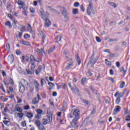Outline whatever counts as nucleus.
<instances>
[{
  "label": "nucleus",
  "instance_id": "a878e982",
  "mask_svg": "<svg viewBox=\"0 0 130 130\" xmlns=\"http://www.w3.org/2000/svg\"><path fill=\"white\" fill-rule=\"evenodd\" d=\"M28 60H29V57L22 56L21 61H28Z\"/></svg>",
  "mask_w": 130,
  "mask_h": 130
},
{
  "label": "nucleus",
  "instance_id": "4468645a",
  "mask_svg": "<svg viewBox=\"0 0 130 130\" xmlns=\"http://www.w3.org/2000/svg\"><path fill=\"white\" fill-rule=\"evenodd\" d=\"M63 54L64 56L66 57L67 60H69V59H71L69 57V51L67 50H64L63 51Z\"/></svg>",
  "mask_w": 130,
  "mask_h": 130
},
{
  "label": "nucleus",
  "instance_id": "c756f323",
  "mask_svg": "<svg viewBox=\"0 0 130 130\" xmlns=\"http://www.w3.org/2000/svg\"><path fill=\"white\" fill-rule=\"evenodd\" d=\"M44 84H46V81L45 80V79H41V85L42 87L43 86H44Z\"/></svg>",
  "mask_w": 130,
  "mask_h": 130
},
{
  "label": "nucleus",
  "instance_id": "13d9d810",
  "mask_svg": "<svg viewBox=\"0 0 130 130\" xmlns=\"http://www.w3.org/2000/svg\"><path fill=\"white\" fill-rule=\"evenodd\" d=\"M125 120H126V121H128V122L130 121V116L129 115L126 116Z\"/></svg>",
  "mask_w": 130,
  "mask_h": 130
},
{
  "label": "nucleus",
  "instance_id": "f3484780",
  "mask_svg": "<svg viewBox=\"0 0 130 130\" xmlns=\"http://www.w3.org/2000/svg\"><path fill=\"white\" fill-rule=\"evenodd\" d=\"M40 35L42 36L43 43H44V41H45V39L46 38V35H45L43 31H41L40 32Z\"/></svg>",
  "mask_w": 130,
  "mask_h": 130
},
{
  "label": "nucleus",
  "instance_id": "2f4dec72",
  "mask_svg": "<svg viewBox=\"0 0 130 130\" xmlns=\"http://www.w3.org/2000/svg\"><path fill=\"white\" fill-rule=\"evenodd\" d=\"M12 21L13 22L12 23V26L15 28H17V20L13 19Z\"/></svg>",
  "mask_w": 130,
  "mask_h": 130
},
{
  "label": "nucleus",
  "instance_id": "39448f33",
  "mask_svg": "<svg viewBox=\"0 0 130 130\" xmlns=\"http://www.w3.org/2000/svg\"><path fill=\"white\" fill-rule=\"evenodd\" d=\"M61 14L64 18L65 22H68V21H69L70 20V17L69 16V13H68V10L63 7Z\"/></svg>",
  "mask_w": 130,
  "mask_h": 130
},
{
  "label": "nucleus",
  "instance_id": "680f3d73",
  "mask_svg": "<svg viewBox=\"0 0 130 130\" xmlns=\"http://www.w3.org/2000/svg\"><path fill=\"white\" fill-rule=\"evenodd\" d=\"M74 7H77L80 6V3L79 2H75L74 4Z\"/></svg>",
  "mask_w": 130,
  "mask_h": 130
},
{
  "label": "nucleus",
  "instance_id": "a18cd8bd",
  "mask_svg": "<svg viewBox=\"0 0 130 130\" xmlns=\"http://www.w3.org/2000/svg\"><path fill=\"white\" fill-rule=\"evenodd\" d=\"M48 84L49 86L51 87V88H53V87H54V84L52 83V82H48Z\"/></svg>",
  "mask_w": 130,
  "mask_h": 130
},
{
  "label": "nucleus",
  "instance_id": "79ce46f5",
  "mask_svg": "<svg viewBox=\"0 0 130 130\" xmlns=\"http://www.w3.org/2000/svg\"><path fill=\"white\" fill-rule=\"evenodd\" d=\"M120 98H117L116 99V101H115V103L116 104H119L120 102Z\"/></svg>",
  "mask_w": 130,
  "mask_h": 130
},
{
  "label": "nucleus",
  "instance_id": "cd10ccee",
  "mask_svg": "<svg viewBox=\"0 0 130 130\" xmlns=\"http://www.w3.org/2000/svg\"><path fill=\"white\" fill-rule=\"evenodd\" d=\"M56 42L57 43L61 40V37L60 36H57L56 38H55Z\"/></svg>",
  "mask_w": 130,
  "mask_h": 130
},
{
  "label": "nucleus",
  "instance_id": "7c9ffc66",
  "mask_svg": "<svg viewBox=\"0 0 130 130\" xmlns=\"http://www.w3.org/2000/svg\"><path fill=\"white\" fill-rule=\"evenodd\" d=\"M26 116H27V117H28V118H32V117H33V113L28 112L27 113Z\"/></svg>",
  "mask_w": 130,
  "mask_h": 130
},
{
  "label": "nucleus",
  "instance_id": "473e14b6",
  "mask_svg": "<svg viewBox=\"0 0 130 130\" xmlns=\"http://www.w3.org/2000/svg\"><path fill=\"white\" fill-rule=\"evenodd\" d=\"M81 102H83V103L86 104V105H89V101H88L84 99H81Z\"/></svg>",
  "mask_w": 130,
  "mask_h": 130
},
{
  "label": "nucleus",
  "instance_id": "4be33fe9",
  "mask_svg": "<svg viewBox=\"0 0 130 130\" xmlns=\"http://www.w3.org/2000/svg\"><path fill=\"white\" fill-rule=\"evenodd\" d=\"M20 83H22L23 86H25V85H26V86H28V85H29V83H28V82H27V81L25 80V79H21V81Z\"/></svg>",
  "mask_w": 130,
  "mask_h": 130
},
{
  "label": "nucleus",
  "instance_id": "1a4fd4ad",
  "mask_svg": "<svg viewBox=\"0 0 130 130\" xmlns=\"http://www.w3.org/2000/svg\"><path fill=\"white\" fill-rule=\"evenodd\" d=\"M71 91H72V92L74 93V94H77V93H79V91L80 90H79V88H78V87H77V85L76 84H74L73 88L71 89Z\"/></svg>",
  "mask_w": 130,
  "mask_h": 130
},
{
  "label": "nucleus",
  "instance_id": "20e7f679",
  "mask_svg": "<svg viewBox=\"0 0 130 130\" xmlns=\"http://www.w3.org/2000/svg\"><path fill=\"white\" fill-rule=\"evenodd\" d=\"M95 56V53L94 52V51L92 52V54L90 58V59L88 61V64H92L93 66H92V68L94 67V64H95V63L96 62H97V60H98V58H97L96 57V59H94V57Z\"/></svg>",
  "mask_w": 130,
  "mask_h": 130
},
{
  "label": "nucleus",
  "instance_id": "72a5a7b5",
  "mask_svg": "<svg viewBox=\"0 0 130 130\" xmlns=\"http://www.w3.org/2000/svg\"><path fill=\"white\" fill-rule=\"evenodd\" d=\"M124 86H125V82H124V81L121 82L119 88H120V89H122L124 87Z\"/></svg>",
  "mask_w": 130,
  "mask_h": 130
},
{
  "label": "nucleus",
  "instance_id": "c9c22d12",
  "mask_svg": "<svg viewBox=\"0 0 130 130\" xmlns=\"http://www.w3.org/2000/svg\"><path fill=\"white\" fill-rule=\"evenodd\" d=\"M35 118H37V119H40L41 117H42V116L40 114H37L35 116Z\"/></svg>",
  "mask_w": 130,
  "mask_h": 130
},
{
  "label": "nucleus",
  "instance_id": "3c124183",
  "mask_svg": "<svg viewBox=\"0 0 130 130\" xmlns=\"http://www.w3.org/2000/svg\"><path fill=\"white\" fill-rule=\"evenodd\" d=\"M43 124H44V125H46V124H47L48 122H47V120L46 119H43Z\"/></svg>",
  "mask_w": 130,
  "mask_h": 130
},
{
  "label": "nucleus",
  "instance_id": "f704fd0d",
  "mask_svg": "<svg viewBox=\"0 0 130 130\" xmlns=\"http://www.w3.org/2000/svg\"><path fill=\"white\" fill-rule=\"evenodd\" d=\"M79 13V10L78 9H73V15H77Z\"/></svg>",
  "mask_w": 130,
  "mask_h": 130
},
{
  "label": "nucleus",
  "instance_id": "f03ea898",
  "mask_svg": "<svg viewBox=\"0 0 130 130\" xmlns=\"http://www.w3.org/2000/svg\"><path fill=\"white\" fill-rule=\"evenodd\" d=\"M89 4L87 8V13L88 16H90L91 14L95 15V10H94V6H93V2L92 0H88Z\"/></svg>",
  "mask_w": 130,
  "mask_h": 130
},
{
  "label": "nucleus",
  "instance_id": "052dcab7",
  "mask_svg": "<svg viewBox=\"0 0 130 130\" xmlns=\"http://www.w3.org/2000/svg\"><path fill=\"white\" fill-rule=\"evenodd\" d=\"M21 126L23 127H25V126H26V121H24L21 123Z\"/></svg>",
  "mask_w": 130,
  "mask_h": 130
},
{
  "label": "nucleus",
  "instance_id": "603ef678",
  "mask_svg": "<svg viewBox=\"0 0 130 130\" xmlns=\"http://www.w3.org/2000/svg\"><path fill=\"white\" fill-rule=\"evenodd\" d=\"M95 39L97 41V42L100 43L101 42V39L99 37H96Z\"/></svg>",
  "mask_w": 130,
  "mask_h": 130
},
{
  "label": "nucleus",
  "instance_id": "e2e57ef3",
  "mask_svg": "<svg viewBox=\"0 0 130 130\" xmlns=\"http://www.w3.org/2000/svg\"><path fill=\"white\" fill-rule=\"evenodd\" d=\"M110 74L111 76H113V75H114V72L113 71V70L112 69L110 70Z\"/></svg>",
  "mask_w": 130,
  "mask_h": 130
},
{
  "label": "nucleus",
  "instance_id": "393cba45",
  "mask_svg": "<svg viewBox=\"0 0 130 130\" xmlns=\"http://www.w3.org/2000/svg\"><path fill=\"white\" fill-rule=\"evenodd\" d=\"M39 100H37V98H35L32 100V103L34 104V105H35L36 104H38L39 103Z\"/></svg>",
  "mask_w": 130,
  "mask_h": 130
},
{
  "label": "nucleus",
  "instance_id": "338daca9",
  "mask_svg": "<svg viewBox=\"0 0 130 130\" xmlns=\"http://www.w3.org/2000/svg\"><path fill=\"white\" fill-rule=\"evenodd\" d=\"M116 66L117 67V68H120V62H119V61H117L116 62Z\"/></svg>",
  "mask_w": 130,
  "mask_h": 130
},
{
  "label": "nucleus",
  "instance_id": "5701e85b",
  "mask_svg": "<svg viewBox=\"0 0 130 130\" xmlns=\"http://www.w3.org/2000/svg\"><path fill=\"white\" fill-rule=\"evenodd\" d=\"M35 123V124H36L37 126H38V127H40V125H41V122H40V120H36Z\"/></svg>",
  "mask_w": 130,
  "mask_h": 130
},
{
  "label": "nucleus",
  "instance_id": "8fccbe9b",
  "mask_svg": "<svg viewBox=\"0 0 130 130\" xmlns=\"http://www.w3.org/2000/svg\"><path fill=\"white\" fill-rule=\"evenodd\" d=\"M90 89L91 90V91H92V92H93V93H95V94H97V90H96V89H93V87L92 86H90Z\"/></svg>",
  "mask_w": 130,
  "mask_h": 130
},
{
  "label": "nucleus",
  "instance_id": "dca6fc26",
  "mask_svg": "<svg viewBox=\"0 0 130 130\" xmlns=\"http://www.w3.org/2000/svg\"><path fill=\"white\" fill-rule=\"evenodd\" d=\"M114 96L115 97H117L118 96H119L118 98H122V97H123V93L122 92H119V91H117L115 94Z\"/></svg>",
  "mask_w": 130,
  "mask_h": 130
},
{
  "label": "nucleus",
  "instance_id": "37998d69",
  "mask_svg": "<svg viewBox=\"0 0 130 130\" xmlns=\"http://www.w3.org/2000/svg\"><path fill=\"white\" fill-rule=\"evenodd\" d=\"M0 89L2 90L4 93H6V90H5V87H4V84H2L0 86Z\"/></svg>",
  "mask_w": 130,
  "mask_h": 130
},
{
  "label": "nucleus",
  "instance_id": "ea45409f",
  "mask_svg": "<svg viewBox=\"0 0 130 130\" xmlns=\"http://www.w3.org/2000/svg\"><path fill=\"white\" fill-rule=\"evenodd\" d=\"M37 113L38 114H42V113H43V111L41 109H38L37 110Z\"/></svg>",
  "mask_w": 130,
  "mask_h": 130
},
{
  "label": "nucleus",
  "instance_id": "6ab92c4d",
  "mask_svg": "<svg viewBox=\"0 0 130 130\" xmlns=\"http://www.w3.org/2000/svg\"><path fill=\"white\" fill-rule=\"evenodd\" d=\"M8 60H9V61H10L11 62H14V61L15 60V58L14 57V55H9V56L8 57Z\"/></svg>",
  "mask_w": 130,
  "mask_h": 130
},
{
  "label": "nucleus",
  "instance_id": "0e129e2a",
  "mask_svg": "<svg viewBox=\"0 0 130 130\" xmlns=\"http://www.w3.org/2000/svg\"><path fill=\"white\" fill-rule=\"evenodd\" d=\"M16 53L17 55H20L22 53L21 52V51H20V50H17L16 52Z\"/></svg>",
  "mask_w": 130,
  "mask_h": 130
},
{
  "label": "nucleus",
  "instance_id": "69168bd1",
  "mask_svg": "<svg viewBox=\"0 0 130 130\" xmlns=\"http://www.w3.org/2000/svg\"><path fill=\"white\" fill-rule=\"evenodd\" d=\"M3 123H4V124H5V125H7V124H8V123H10V121L4 120Z\"/></svg>",
  "mask_w": 130,
  "mask_h": 130
},
{
  "label": "nucleus",
  "instance_id": "2eb2a0df",
  "mask_svg": "<svg viewBox=\"0 0 130 130\" xmlns=\"http://www.w3.org/2000/svg\"><path fill=\"white\" fill-rule=\"evenodd\" d=\"M41 71H42V66L41 65H40L38 69L36 70L35 73L37 75H39L40 73H41Z\"/></svg>",
  "mask_w": 130,
  "mask_h": 130
},
{
  "label": "nucleus",
  "instance_id": "9b49d317",
  "mask_svg": "<svg viewBox=\"0 0 130 130\" xmlns=\"http://www.w3.org/2000/svg\"><path fill=\"white\" fill-rule=\"evenodd\" d=\"M120 109H121V107L119 106H117L114 109V111L113 113V115H115L116 113L120 112Z\"/></svg>",
  "mask_w": 130,
  "mask_h": 130
},
{
  "label": "nucleus",
  "instance_id": "7ed1b4c3",
  "mask_svg": "<svg viewBox=\"0 0 130 130\" xmlns=\"http://www.w3.org/2000/svg\"><path fill=\"white\" fill-rule=\"evenodd\" d=\"M30 70H26V72L28 75H34L36 64H35V61L32 58H30Z\"/></svg>",
  "mask_w": 130,
  "mask_h": 130
},
{
  "label": "nucleus",
  "instance_id": "bb28decb",
  "mask_svg": "<svg viewBox=\"0 0 130 130\" xmlns=\"http://www.w3.org/2000/svg\"><path fill=\"white\" fill-rule=\"evenodd\" d=\"M108 4L110 6L113 7L114 8V9H115V8H117V5H116V4L114 3L113 2H108Z\"/></svg>",
  "mask_w": 130,
  "mask_h": 130
},
{
  "label": "nucleus",
  "instance_id": "49530a36",
  "mask_svg": "<svg viewBox=\"0 0 130 130\" xmlns=\"http://www.w3.org/2000/svg\"><path fill=\"white\" fill-rule=\"evenodd\" d=\"M96 113V108H94L91 112V114L93 115V114H95Z\"/></svg>",
  "mask_w": 130,
  "mask_h": 130
},
{
  "label": "nucleus",
  "instance_id": "412c9836",
  "mask_svg": "<svg viewBox=\"0 0 130 130\" xmlns=\"http://www.w3.org/2000/svg\"><path fill=\"white\" fill-rule=\"evenodd\" d=\"M55 50V46H54L53 47L50 48L48 50L49 54H50V53H52V52H53V51H54Z\"/></svg>",
  "mask_w": 130,
  "mask_h": 130
},
{
  "label": "nucleus",
  "instance_id": "a211bd4d",
  "mask_svg": "<svg viewBox=\"0 0 130 130\" xmlns=\"http://www.w3.org/2000/svg\"><path fill=\"white\" fill-rule=\"evenodd\" d=\"M20 43H21V44H22L23 45H26V46H29L30 45V43H29V42H27L26 41L21 40L20 41Z\"/></svg>",
  "mask_w": 130,
  "mask_h": 130
},
{
  "label": "nucleus",
  "instance_id": "ddd939ff",
  "mask_svg": "<svg viewBox=\"0 0 130 130\" xmlns=\"http://www.w3.org/2000/svg\"><path fill=\"white\" fill-rule=\"evenodd\" d=\"M34 84L36 87V89L38 91V90H39V87H40V84H39V82H38L37 80H35L34 82Z\"/></svg>",
  "mask_w": 130,
  "mask_h": 130
},
{
  "label": "nucleus",
  "instance_id": "c03bdc74",
  "mask_svg": "<svg viewBox=\"0 0 130 130\" xmlns=\"http://www.w3.org/2000/svg\"><path fill=\"white\" fill-rule=\"evenodd\" d=\"M105 61H106V64H107V66H111V63L110 62V61H108L107 59H106Z\"/></svg>",
  "mask_w": 130,
  "mask_h": 130
},
{
  "label": "nucleus",
  "instance_id": "bf43d9fd",
  "mask_svg": "<svg viewBox=\"0 0 130 130\" xmlns=\"http://www.w3.org/2000/svg\"><path fill=\"white\" fill-rule=\"evenodd\" d=\"M12 7V5L9 4L7 6V10H11V8Z\"/></svg>",
  "mask_w": 130,
  "mask_h": 130
},
{
  "label": "nucleus",
  "instance_id": "58836bf2",
  "mask_svg": "<svg viewBox=\"0 0 130 130\" xmlns=\"http://www.w3.org/2000/svg\"><path fill=\"white\" fill-rule=\"evenodd\" d=\"M52 12H53V13H55V14H57L58 15L60 14V12H59V11H58L54 9H52Z\"/></svg>",
  "mask_w": 130,
  "mask_h": 130
},
{
  "label": "nucleus",
  "instance_id": "aec40b11",
  "mask_svg": "<svg viewBox=\"0 0 130 130\" xmlns=\"http://www.w3.org/2000/svg\"><path fill=\"white\" fill-rule=\"evenodd\" d=\"M5 26H8L10 29H12V24L10 21H7L5 23Z\"/></svg>",
  "mask_w": 130,
  "mask_h": 130
},
{
  "label": "nucleus",
  "instance_id": "864d4df0",
  "mask_svg": "<svg viewBox=\"0 0 130 130\" xmlns=\"http://www.w3.org/2000/svg\"><path fill=\"white\" fill-rule=\"evenodd\" d=\"M8 18H10V19H11V20H12V21L14 20V17H13V16L11 15V14H9L8 15Z\"/></svg>",
  "mask_w": 130,
  "mask_h": 130
},
{
  "label": "nucleus",
  "instance_id": "c85d7f7f",
  "mask_svg": "<svg viewBox=\"0 0 130 130\" xmlns=\"http://www.w3.org/2000/svg\"><path fill=\"white\" fill-rule=\"evenodd\" d=\"M119 40L118 39H110L109 42H118Z\"/></svg>",
  "mask_w": 130,
  "mask_h": 130
},
{
  "label": "nucleus",
  "instance_id": "f8f14e48",
  "mask_svg": "<svg viewBox=\"0 0 130 130\" xmlns=\"http://www.w3.org/2000/svg\"><path fill=\"white\" fill-rule=\"evenodd\" d=\"M22 15L24 16L28 15V7H24L22 9Z\"/></svg>",
  "mask_w": 130,
  "mask_h": 130
},
{
  "label": "nucleus",
  "instance_id": "4c0bfd02",
  "mask_svg": "<svg viewBox=\"0 0 130 130\" xmlns=\"http://www.w3.org/2000/svg\"><path fill=\"white\" fill-rule=\"evenodd\" d=\"M18 117L19 118H22L23 116H24V114H23L22 112L21 113H17Z\"/></svg>",
  "mask_w": 130,
  "mask_h": 130
},
{
  "label": "nucleus",
  "instance_id": "423d86ee",
  "mask_svg": "<svg viewBox=\"0 0 130 130\" xmlns=\"http://www.w3.org/2000/svg\"><path fill=\"white\" fill-rule=\"evenodd\" d=\"M42 19L45 21V27L48 28L51 26V22L48 18H45V17L43 16Z\"/></svg>",
  "mask_w": 130,
  "mask_h": 130
},
{
  "label": "nucleus",
  "instance_id": "f257e3e1",
  "mask_svg": "<svg viewBox=\"0 0 130 130\" xmlns=\"http://www.w3.org/2000/svg\"><path fill=\"white\" fill-rule=\"evenodd\" d=\"M72 112H73V116H75V117L73 119L72 122H71V124L72 127L77 128V127L79 126L78 120L80 119V110H73Z\"/></svg>",
  "mask_w": 130,
  "mask_h": 130
},
{
  "label": "nucleus",
  "instance_id": "6e6552de",
  "mask_svg": "<svg viewBox=\"0 0 130 130\" xmlns=\"http://www.w3.org/2000/svg\"><path fill=\"white\" fill-rule=\"evenodd\" d=\"M68 61H69L70 63L68 64L67 67H66V69H67V70H69V69H71V68H73V66L74 65V61H73V59H68Z\"/></svg>",
  "mask_w": 130,
  "mask_h": 130
},
{
  "label": "nucleus",
  "instance_id": "09e8293b",
  "mask_svg": "<svg viewBox=\"0 0 130 130\" xmlns=\"http://www.w3.org/2000/svg\"><path fill=\"white\" fill-rule=\"evenodd\" d=\"M9 83L11 84V85H14V84H15L12 78H10L9 79Z\"/></svg>",
  "mask_w": 130,
  "mask_h": 130
},
{
  "label": "nucleus",
  "instance_id": "e433bc0d",
  "mask_svg": "<svg viewBox=\"0 0 130 130\" xmlns=\"http://www.w3.org/2000/svg\"><path fill=\"white\" fill-rule=\"evenodd\" d=\"M87 81V78H83L81 79V84L82 85H84L85 83H86Z\"/></svg>",
  "mask_w": 130,
  "mask_h": 130
},
{
  "label": "nucleus",
  "instance_id": "6e6d98bb",
  "mask_svg": "<svg viewBox=\"0 0 130 130\" xmlns=\"http://www.w3.org/2000/svg\"><path fill=\"white\" fill-rule=\"evenodd\" d=\"M24 110H29L30 109V106L29 105H27L24 107Z\"/></svg>",
  "mask_w": 130,
  "mask_h": 130
},
{
  "label": "nucleus",
  "instance_id": "de8ad7c7",
  "mask_svg": "<svg viewBox=\"0 0 130 130\" xmlns=\"http://www.w3.org/2000/svg\"><path fill=\"white\" fill-rule=\"evenodd\" d=\"M24 38L25 39H28V38H30V35H29V34H25L24 35Z\"/></svg>",
  "mask_w": 130,
  "mask_h": 130
},
{
  "label": "nucleus",
  "instance_id": "a19ab883",
  "mask_svg": "<svg viewBox=\"0 0 130 130\" xmlns=\"http://www.w3.org/2000/svg\"><path fill=\"white\" fill-rule=\"evenodd\" d=\"M40 14L41 15V16H42V17H44L43 16H44V10H43V9L41 8L40 10Z\"/></svg>",
  "mask_w": 130,
  "mask_h": 130
},
{
  "label": "nucleus",
  "instance_id": "5fc2aeb1",
  "mask_svg": "<svg viewBox=\"0 0 130 130\" xmlns=\"http://www.w3.org/2000/svg\"><path fill=\"white\" fill-rule=\"evenodd\" d=\"M89 123L91 124L92 126H94V120H93V119H90L89 120Z\"/></svg>",
  "mask_w": 130,
  "mask_h": 130
},
{
  "label": "nucleus",
  "instance_id": "b1692460",
  "mask_svg": "<svg viewBox=\"0 0 130 130\" xmlns=\"http://www.w3.org/2000/svg\"><path fill=\"white\" fill-rule=\"evenodd\" d=\"M15 111H17V112H20L22 113V110H21V107L15 106L14 108Z\"/></svg>",
  "mask_w": 130,
  "mask_h": 130
},
{
  "label": "nucleus",
  "instance_id": "4d7b16f0",
  "mask_svg": "<svg viewBox=\"0 0 130 130\" xmlns=\"http://www.w3.org/2000/svg\"><path fill=\"white\" fill-rule=\"evenodd\" d=\"M26 26L21 25V29H20L21 32H24L25 31V28Z\"/></svg>",
  "mask_w": 130,
  "mask_h": 130
},
{
  "label": "nucleus",
  "instance_id": "9d476101",
  "mask_svg": "<svg viewBox=\"0 0 130 130\" xmlns=\"http://www.w3.org/2000/svg\"><path fill=\"white\" fill-rule=\"evenodd\" d=\"M19 92L22 94L25 92V86L22 83H19Z\"/></svg>",
  "mask_w": 130,
  "mask_h": 130
},
{
  "label": "nucleus",
  "instance_id": "774afa93",
  "mask_svg": "<svg viewBox=\"0 0 130 130\" xmlns=\"http://www.w3.org/2000/svg\"><path fill=\"white\" fill-rule=\"evenodd\" d=\"M80 9L82 10V12H85V8L83 5L80 6Z\"/></svg>",
  "mask_w": 130,
  "mask_h": 130
},
{
  "label": "nucleus",
  "instance_id": "0eeeda50",
  "mask_svg": "<svg viewBox=\"0 0 130 130\" xmlns=\"http://www.w3.org/2000/svg\"><path fill=\"white\" fill-rule=\"evenodd\" d=\"M47 114L48 121L49 123H51V122H52V114L51 112H47Z\"/></svg>",
  "mask_w": 130,
  "mask_h": 130
}]
</instances>
